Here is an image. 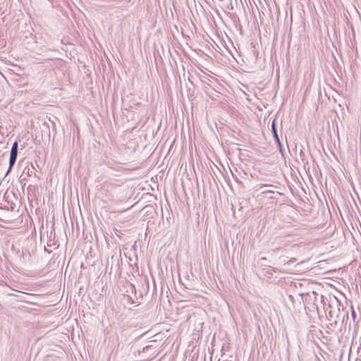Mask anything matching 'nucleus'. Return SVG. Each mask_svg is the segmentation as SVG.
I'll return each instance as SVG.
<instances>
[{"label": "nucleus", "instance_id": "423d86ee", "mask_svg": "<svg viewBox=\"0 0 361 361\" xmlns=\"http://www.w3.org/2000/svg\"><path fill=\"white\" fill-rule=\"evenodd\" d=\"M274 137H275L276 140L279 143H280L279 138V137H278L277 133H274Z\"/></svg>", "mask_w": 361, "mask_h": 361}, {"label": "nucleus", "instance_id": "f03ea898", "mask_svg": "<svg viewBox=\"0 0 361 361\" xmlns=\"http://www.w3.org/2000/svg\"><path fill=\"white\" fill-rule=\"evenodd\" d=\"M329 307L330 310L326 314V318L334 324H336L339 317L340 309L338 307H334L331 305H329Z\"/></svg>", "mask_w": 361, "mask_h": 361}, {"label": "nucleus", "instance_id": "7ed1b4c3", "mask_svg": "<svg viewBox=\"0 0 361 361\" xmlns=\"http://www.w3.org/2000/svg\"><path fill=\"white\" fill-rule=\"evenodd\" d=\"M351 316L353 318V319H355V318L356 317V313H355V310H353V307H351Z\"/></svg>", "mask_w": 361, "mask_h": 361}, {"label": "nucleus", "instance_id": "6e6552de", "mask_svg": "<svg viewBox=\"0 0 361 361\" xmlns=\"http://www.w3.org/2000/svg\"><path fill=\"white\" fill-rule=\"evenodd\" d=\"M273 191H271V190H266V191H263L262 193H272Z\"/></svg>", "mask_w": 361, "mask_h": 361}, {"label": "nucleus", "instance_id": "39448f33", "mask_svg": "<svg viewBox=\"0 0 361 361\" xmlns=\"http://www.w3.org/2000/svg\"><path fill=\"white\" fill-rule=\"evenodd\" d=\"M271 128H272L273 133H276V128H275V123H274V121L272 123Z\"/></svg>", "mask_w": 361, "mask_h": 361}, {"label": "nucleus", "instance_id": "f257e3e1", "mask_svg": "<svg viewBox=\"0 0 361 361\" xmlns=\"http://www.w3.org/2000/svg\"><path fill=\"white\" fill-rule=\"evenodd\" d=\"M18 142L16 141L13 143L11 149L10 159H9V168L6 172V174H8L11 171L12 167L13 166V165L15 164V163L16 161L17 156H18Z\"/></svg>", "mask_w": 361, "mask_h": 361}, {"label": "nucleus", "instance_id": "1a4fd4ad", "mask_svg": "<svg viewBox=\"0 0 361 361\" xmlns=\"http://www.w3.org/2000/svg\"><path fill=\"white\" fill-rule=\"evenodd\" d=\"M345 317H346L347 318L348 317V313H345V314H343V320H344Z\"/></svg>", "mask_w": 361, "mask_h": 361}, {"label": "nucleus", "instance_id": "9d476101", "mask_svg": "<svg viewBox=\"0 0 361 361\" xmlns=\"http://www.w3.org/2000/svg\"><path fill=\"white\" fill-rule=\"evenodd\" d=\"M47 245H48V246H51V242L47 243Z\"/></svg>", "mask_w": 361, "mask_h": 361}, {"label": "nucleus", "instance_id": "20e7f679", "mask_svg": "<svg viewBox=\"0 0 361 361\" xmlns=\"http://www.w3.org/2000/svg\"><path fill=\"white\" fill-rule=\"evenodd\" d=\"M105 185L107 187V188H113V183H106Z\"/></svg>", "mask_w": 361, "mask_h": 361}, {"label": "nucleus", "instance_id": "0eeeda50", "mask_svg": "<svg viewBox=\"0 0 361 361\" xmlns=\"http://www.w3.org/2000/svg\"><path fill=\"white\" fill-rule=\"evenodd\" d=\"M4 154H5L4 153H3V152H1L0 151V161H1L2 160V159L4 158Z\"/></svg>", "mask_w": 361, "mask_h": 361}]
</instances>
